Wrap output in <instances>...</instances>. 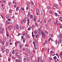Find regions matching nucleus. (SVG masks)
<instances>
[{"label": "nucleus", "instance_id": "obj_33", "mask_svg": "<svg viewBox=\"0 0 62 62\" xmlns=\"http://www.w3.org/2000/svg\"><path fill=\"white\" fill-rule=\"evenodd\" d=\"M6 33H8V29H6Z\"/></svg>", "mask_w": 62, "mask_h": 62}, {"label": "nucleus", "instance_id": "obj_58", "mask_svg": "<svg viewBox=\"0 0 62 62\" xmlns=\"http://www.w3.org/2000/svg\"><path fill=\"white\" fill-rule=\"evenodd\" d=\"M26 10H28V7H26Z\"/></svg>", "mask_w": 62, "mask_h": 62}, {"label": "nucleus", "instance_id": "obj_45", "mask_svg": "<svg viewBox=\"0 0 62 62\" xmlns=\"http://www.w3.org/2000/svg\"><path fill=\"white\" fill-rule=\"evenodd\" d=\"M11 20V19L10 18H8V21H9H9H10Z\"/></svg>", "mask_w": 62, "mask_h": 62}, {"label": "nucleus", "instance_id": "obj_24", "mask_svg": "<svg viewBox=\"0 0 62 62\" xmlns=\"http://www.w3.org/2000/svg\"><path fill=\"white\" fill-rule=\"evenodd\" d=\"M26 58H24L23 61H24V62H26Z\"/></svg>", "mask_w": 62, "mask_h": 62}, {"label": "nucleus", "instance_id": "obj_38", "mask_svg": "<svg viewBox=\"0 0 62 62\" xmlns=\"http://www.w3.org/2000/svg\"><path fill=\"white\" fill-rule=\"evenodd\" d=\"M24 38H23V36H21V39H23Z\"/></svg>", "mask_w": 62, "mask_h": 62}, {"label": "nucleus", "instance_id": "obj_47", "mask_svg": "<svg viewBox=\"0 0 62 62\" xmlns=\"http://www.w3.org/2000/svg\"><path fill=\"white\" fill-rule=\"evenodd\" d=\"M18 58H19V59H22V57H18Z\"/></svg>", "mask_w": 62, "mask_h": 62}, {"label": "nucleus", "instance_id": "obj_62", "mask_svg": "<svg viewBox=\"0 0 62 62\" xmlns=\"http://www.w3.org/2000/svg\"><path fill=\"white\" fill-rule=\"evenodd\" d=\"M50 13L51 14H52L53 13H52V12L51 11H50Z\"/></svg>", "mask_w": 62, "mask_h": 62}, {"label": "nucleus", "instance_id": "obj_40", "mask_svg": "<svg viewBox=\"0 0 62 62\" xmlns=\"http://www.w3.org/2000/svg\"><path fill=\"white\" fill-rule=\"evenodd\" d=\"M37 33L38 32H37V31H35L34 32V33H35V34H37Z\"/></svg>", "mask_w": 62, "mask_h": 62}, {"label": "nucleus", "instance_id": "obj_56", "mask_svg": "<svg viewBox=\"0 0 62 62\" xmlns=\"http://www.w3.org/2000/svg\"><path fill=\"white\" fill-rule=\"evenodd\" d=\"M31 4L32 5H34V3H33V2H31Z\"/></svg>", "mask_w": 62, "mask_h": 62}, {"label": "nucleus", "instance_id": "obj_39", "mask_svg": "<svg viewBox=\"0 0 62 62\" xmlns=\"http://www.w3.org/2000/svg\"><path fill=\"white\" fill-rule=\"evenodd\" d=\"M6 36H7V37H9V35L8 34V33H7L6 34Z\"/></svg>", "mask_w": 62, "mask_h": 62}, {"label": "nucleus", "instance_id": "obj_60", "mask_svg": "<svg viewBox=\"0 0 62 62\" xmlns=\"http://www.w3.org/2000/svg\"><path fill=\"white\" fill-rule=\"evenodd\" d=\"M25 35V33H24V34H23V36H24Z\"/></svg>", "mask_w": 62, "mask_h": 62}, {"label": "nucleus", "instance_id": "obj_19", "mask_svg": "<svg viewBox=\"0 0 62 62\" xmlns=\"http://www.w3.org/2000/svg\"><path fill=\"white\" fill-rule=\"evenodd\" d=\"M30 12H29L28 13V14L27 16L28 17H29V16H30Z\"/></svg>", "mask_w": 62, "mask_h": 62}, {"label": "nucleus", "instance_id": "obj_52", "mask_svg": "<svg viewBox=\"0 0 62 62\" xmlns=\"http://www.w3.org/2000/svg\"><path fill=\"white\" fill-rule=\"evenodd\" d=\"M39 35H40V36L41 35V34H42V33H40V32H39Z\"/></svg>", "mask_w": 62, "mask_h": 62}, {"label": "nucleus", "instance_id": "obj_34", "mask_svg": "<svg viewBox=\"0 0 62 62\" xmlns=\"http://www.w3.org/2000/svg\"><path fill=\"white\" fill-rule=\"evenodd\" d=\"M21 9L22 10V11H23V10H24V9L23 8H21Z\"/></svg>", "mask_w": 62, "mask_h": 62}, {"label": "nucleus", "instance_id": "obj_42", "mask_svg": "<svg viewBox=\"0 0 62 62\" xmlns=\"http://www.w3.org/2000/svg\"><path fill=\"white\" fill-rule=\"evenodd\" d=\"M44 22L45 23H46V19H45L44 20Z\"/></svg>", "mask_w": 62, "mask_h": 62}, {"label": "nucleus", "instance_id": "obj_31", "mask_svg": "<svg viewBox=\"0 0 62 62\" xmlns=\"http://www.w3.org/2000/svg\"><path fill=\"white\" fill-rule=\"evenodd\" d=\"M8 5H10L11 4V3L10 2H8Z\"/></svg>", "mask_w": 62, "mask_h": 62}, {"label": "nucleus", "instance_id": "obj_20", "mask_svg": "<svg viewBox=\"0 0 62 62\" xmlns=\"http://www.w3.org/2000/svg\"><path fill=\"white\" fill-rule=\"evenodd\" d=\"M61 54H60V57H61V58H62V52H61Z\"/></svg>", "mask_w": 62, "mask_h": 62}, {"label": "nucleus", "instance_id": "obj_11", "mask_svg": "<svg viewBox=\"0 0 62 62\" xmlns=\"http://www.w3.org/2000/svg\"><path fill=\"white\" fill-rule=\"evenodd\" d=\"M4 49H5V46H2L1 48V51H3V50H4Z\"/></svg>", "mask_w": 62, "mask_h": 62}, {"label": "nucleus", "instance_id": "obj_27", "mask_svg": "<svg viewBox=\"0 0 62 62\" xmlns=\"http://www.w3.org/2000/svg\"><path fill=\"white\" fill-rule=\"evenodd\" d=\"M6 18H8V17H9V16H8V15H7L6 16Z\"/></svg>", "mask_w": 62, "mask_h": 62}, {"label": "nucleus", "instance_id": "obj_25", "mask_svg": "<svg viewBox=\"0 0 62 62\" xmlns=\"http://www.w3.org/2000/svg\"><path fill=\"white\" fill-rule=\"evenodd\" d=\"M31 27H30L28 29V30L29 31H30V30L31 29Z\"/></svg>", "mask_w": 62, "mask_h": 62}, {"label": "nucleus", "instance_id": "obj_46", "mask_svg": "<svg viewBox=\"0 0 62 62\" xmlns=\"http://www.w3.org/2000/svg\"><path fill=\"white\" fill-rule=\"evenodd\" d=\"M38 36H39V35H38V34H37L36 36V37L37 38H38Z\"/></svg>", "mask_w": 62, "mask_h": 62}, {"label": "nucleus", "instance_id": "obj_28", "mask_svg": "<svg viewBox=\"0 0 62 62\" xmlns=\"http://www.w3.org/2000/svg\"><path fill=\"white\" fill-rule=\"evenodd\" d=\"M33 17V16H32V15H31L30 16V18H31V19H32Z\"/></svg>", "mask_w": 62, "mask_h": 62}, {"label": "nucleus", "instance_id": "obj_41", "mask_svg": "<svg viewBox=\"0 0 62 62\" xmlns=\"http://www.w3.org/2000/svg\"><path fill=\"white\" fill-rule=\"evenodd\" d=\"M20 49H22V45H20Z\"/></svg>", "mask_w": 62, "mask_h": 62}, {"label": "nucleus", "instance_id": "obj_5", "mask_svg": "<svg viewBox=\"0 0 62 62\" xmlns=\"http://www.w3.org/2000/svg\"><path fill=\"white\" fill-rule=\"evenodd\" d=\"M59 42L58 43V44H59V43H61V41H62V39L60 38H59L58 40Z\"/></svg>", "mask_w": 62, "mask_h": 62}, {"label": "nucleus", "instance_id": "obj_9", "mask_svg": "<svg viewBox=\"0 0 62 62\" xmlns=\"http://www.w3.org/2000/svg\"><path fill=\"white\" fill-rule=\"evenodd\" d=\"M45 25L46 28V29H47V30H48V29H49V26H48L47 24H46Z\"/></svg>", "mask_w": 62, "mask_h": 62}, {"label": "nucleus", "instance_id": "obj_10", "mask_svg": "<svg viewBox=\"0 0 62 62\" xmlns=\"http://www.w3.org/2000/svg\"><path fill=\"white\" fill-rule=\"evenodd\" d=\"M16 29L17 30H19V26H18V24H16Z\"/></svg>", "mask_w": 62, "mask_h": 62}, {"label": "nucleus", "instance_id": "obj_26", "mask_svg": "<svg viewBox=\"0 0 62 62\" xmlns=\"http://www.w3.org/2000/svg\"><path fill=\"white\" fill-rule=\"evenodd\" d=\"M17 43H18V44H20L21 43V41H17Z\"/></svg>", "mask_w": 62, "mask_h": 62}, {"label": "nucleus", "instance_id": "obj_53", "mask_svg": "<svg viewBox=\"0 0 62 62\" xmlns=\"http://www.w3.org/2000/svg\"><path fill=\"white\" fill-rule=\"evenodd\" d=\"M55 8H58V6H57V5H55Z\"/></svg>", "mask_w": 62, "mask_h": 62}, {"label": "nucleus", "instance_id": "obj_23", "mask_svg": "<svg viewBox=\"0 0 62 62\" xmlns=\"http://www.w3.org/2000/svg\"><path fill=\"white\" fill-rule=\"evenodd\" d=\"M12 53L13 54H15V50H13Z\"/></svg>", "mask_w": 62, "mask_h": 62}, {"label": "nucleus", "instance_id": "obj_59", "mask_svg": "<svg viewBox=\"0 0 62 62\" xmlns=\"http://www.w3.org/2000/svg\"><path fill=\"white\" fill-rule=\"evenodd\" d=\"M34 21H36V18H34Z\"/></svg>", "mask_w": 62, "mask_h": 62}, {"label": "nucleus", "instance_id": "obj_37", "mask_svg": "<svg viewBox=\"0 0 62 62\" xmlns=\"http://www.w3.org/2000/svg\"><path fill=\"white\" fill-rule=\"evenodd\" d=\"M31 62H34L33 61V59H32V58H31Z\"/></svg>", "mask_w": 62, "mask_h": 62}, {"label": "nucleus", "instance_id": "obj_63", "mask_svg": "<svg viewBox=\"0 0 62 62\" xmlns=\"http://www.w3.org/2000/svg\"><path fill=\"white\" fill-rule=\"evenodd\" d=\"M49 48H48V49H47V52H48L49 51Z\"/></svg>", "mask_w": 62, "mask_h": 62}, {"label": "nucleus", "instance_id": "obj_1", "mask_svg": "<svg viewBox=\"0 0 62 62\" xmlns=\"http://www.w3.org/2000/svg\"><path fill=\"white\" fill-rule=\"evenodd\" d=\"M23 22H24V23H26V21H27V25H29L30 22H29V19L28 18H26L24 19L23 20Z\"/></svg>", "mask_w": 62, "mask_h": 62}, {"label": "nucleus", "instance_id": "obj_51", "mask_svg": "<svg viewBox=\"0 0 62 62\" xmlns=\"http://www.w3.org/2000/svg\"><path fill=\"white\" fill-rule=\"evenodd\" d=\"M27 60H28V61H29V57L28 58H27Z\"/></svg>", "mask_w": 62, "mask_h": 62}, {"label": "nucleus", "instance_id": "obj_6", "mask_svg": "<svg viewBox=\"0 0 62 62\" xmlns=\"http://www.w3.org/2000/svg\"><path fill=\"white\" fill-rule=\"evenodd\" d=\"M38 31H39V32L40 33H42L43 32V31H42L41 29H39L38 30Z\"/></svg>", "mask_w": 62, "mask_h": 62}, {"label": "nucleus", "instance_id": "obj_49", "mask_svg": "<svg viewBox=\"0 0 62 62\" xmlns=\"http://www.w3.org/2000/svg\"><path fill=\"white\" fill-rule=\"evenodd\" d=\"M51 23L52 24H54V22L53 21H52Z\"/></svg>", "mask_w": 62, "mask_h": 62}, {"label": "nucleus", "instance_id": "obj_36", "mask_svg": "<svg viewBox=\"0 0 62 62\" xmlns=\"http://www.w3.org/2000/svg\"><path fill=\"white\" fill-rule=\"evenodd\" d=\"M15 52L16 53H18V51H17V49H15Z\"/></svg>", "mask_w": 62, "mask_h": 62}, {"label": "nucleus", "instance_id": "obj_64", "mask_svg": "<svg viewBox=\"0 0 62 62\" xmlns=\"http://www.w3.org/2000/svg\"><path fill=\"white\" fill-rule=\"evenodd\" d=\"M11 27V25H10L8 27L9 28H10V27Z\"/></svg>", "mask_w": 62, "mask_h": 62}, {"label": "nucleus", "instance_id": "obj_43", "mask_svg": "<svg viewBox=\"0 0 62 62\" xmlns=\"http://www.w3.org/2000/svg\"><path fill=\"white\" fill-rule=\"evenodd\" d=\"M50 36L51 37H53V34H50Z\"/></svg>", "mask_w": 62, "mask_h": 62}, {"label": "nucleus", "instance_id": "obj_35", "mask_svg": "<svg viewBox=\"0 0 62 62\" xmlns=\"http://www.w3.org/2000/svg\"><path fill=\"white\" fill-rule=\"evenodd\" d=\"M17 43H17V42L15 43V45L16 46H17Z\"/></svg>", "mask_w": 62, "mask_h": 62}, {"label": "nucleus", "instance_id": "obj_18", "mask_svg": "<svg viewBox=\"0 0 62 62\" xmlns=\"http://www.w3.org/2000/svg\"><path fill=\"white\" fill-rule=\"evenodd\" d=\"M26 40V38H24L23 39V43H24L25 42V41Z\"/></svg>", "mask_w": 62, "mask_h": 62}, {"label": "nucleus", "instance_id": "obj_30", "mask_svg": "<svg viewBox=\"0 0 62 62\" xmlns=\"http://www.w3.org/2000/svg\"><path fill=\"white\" fill-rule=\"evenodd\" d=\"M19 28L20 29V30H22L23 29L22 28V27L21 26H20L19 27Z\"/></svg>", "mask_w": 62, "mask_h": 62}, {"label": "nucleus", "instance_id": "obj_4", "mask_svg": "<svg viewBox=\"0 0 62 62\" xmlns=\"http://www.w3.org/2000/svg\"><path fill=\"white\" fill-rule=\"evenodd\" d=\"M42 35L44 39H45L46 38L45 36H46V35H45V33L44 32L42 33Z\"/></svg>", "mask_w": 62, "mask_h": 62}, {"label": "nucleus", "instance_id": "obj_16", "mask_svg": "<svg viewBox=\"0 0 62 62\" xmlns=\"http://www.w3.org/2000/svg\"><path fill=\"white\" fill-rule=\"evenodd\" d=\"M8 42H6V44H5V46H6V47H7L8 46Z\"/></svg>", "mask_w": 62, "mask_h": 62}, {"label": "nucleus", "instance_id": "obj_50", "mask_svg": "<svg viewBox=\"0 0 62 62\" xmlns=\"http://www.w3.org/2000/svg\"><path fill=\"white\" fill-rule=\"evenodd\" d=\"M9 12L11 13H12V11H11V10L10 9L9 10Z\"/></svg>", "mask_w": 62, "mask_h": 62}, {"label": "nucleus", "instance_id": "obj_29", "mask_svg": "<svg viewBox=\"0 0 62 62\" xmlns=\"http://www.w3.org/2000/svg\"><path fill=\"white\" fill-rule=\"evenodd\" d=\"M36 25L37 26V27H38L39 26V24L37 23H35Z\"/></svg>", "mask_w": 62, "mask_h": 62}, {"label": "nucleus", "instance_id": "obj_48", "mask_svg": "<svg viewBox=\"0 0 62 62\" xmlns=\"http://www.w3.org/2000/svg\"><path fill=\"white\" fill-rule=\"evenodd\" d=\"M15 54H16V56L17 55H18V53H16Z\"/></svg>", "mask_w": 62, "mask_h": 62}, {"label": "nucleus", "instance_id": "obj_8", "mask_svg": "<svg viewBox=\"0 0 62 62\" xmlns=\"http://www.w3.org/2000/svg\"><path fill=\"white\" fill-rule=\"evenodd\" d=\"M50 52L51 54H52V55L54 56V55H55V53H54V54H53V51H50Z\"/></svg>", "mask_w": 62, "mask_h": 62}, {"label": "nucleus", "instance_id": "obj_22", "mask_svg": "<svg viewBox=\"0 0 62 62\" xmlns=\"http://www.w3.org/2000/svg\"><path fill=\"white\" fill-rule=\"evenodd\" d=\"M56 58V59H55ZM57 58V57L56 56H54V57H53V59L55 60H56V59Z\"/></svg>", "mask_w": 62, "mask_h": 62}, {"label": "nucleus", "instance_id": "obj_44", "mask_svg": "<svg viewBox=\"0 0 62 62\" xmlns=\"http://www.w3.org/2000/svg\"><path fill=\"white\" fill-rule=\"evenodd\" d=\"M10 60H11L10 59V58H9L8 60V61H9V62H10Z\"/></svg>", "mask_w": 62, "mask_h": 62}, {"label": "nucleus", "instance_id": "obj_57", "mask_svg": "<svg viewBox=\"0 0 62 62\" xmlns=\"http://www.w3.org/2000/svg\"><path fill=\"white\" fill-rule=\"evenodd\" d=\"M32 36L33 37H34H34H35V35H34V34H33L32 35Z\"/></svg>", "mask_w": 62, "mask_h": 62}, {"label": "nucleus", "instance_id": "obj_17", "mask_svg": "<svg viewBox=\"0 0 62 62\" xmlns=\"http://www.w3.org/2000/svg\"><path fill=\"white\" fill-rule=\"evenodd\" d=\"M6 52L7 53H8L9 52V50H8V49H6Z\"/></svg>", "mask_w": 62, "mask_h": 62}, {"label": "nucleus", "instance_id": "obj_54", "mask_svg": "<svg viewBox=\"0 0 62 62\" xmlns=\"http://www.w3.org/2000/svg\"><path fill=\"white\" fill-rule=\"evenodd\" d=\"M2 30H1L0 31V33H1V34H2Z\"/></svg>", "mask_w": 62, "mask_h": 62}, {"label": "nucleus", "instance_id": "obj_13", "mask_svg": "<svg viewBox=\"0 0 62 62\" xmlns=\"http://www.w3.org/2000/svg\"><path fill=\"white\" fill-rule=\"evenodd\" d=\"M47 9H50H50H52V8L50 6H47Z\"/></svg>", "mask_w": 62, "mask_h": 62}, {"label": "nucleus", "instance_id": "obj_61", "mask_svg": "<svg viewBox=\"0 0 62 62\" xmlns=\"http://www.w3.org/2000/svg\"><path fill=\"white\" fill-rule=\"evenodd\" d=\"M36 11L37 12H38V9H36Z\"/></svg>", "mask_w": 62, "mask_h": 62}, {"label": "nucleus", "instance_id": "obj_14", "mask_svg": "<svg viewBox=\"0 0 62 62\" xmlns=\"http://www.w3.org/2000/svg\"><path fill=\"white\" fill-rule=\"evenodd\" d=\"M60 36H59V38H62V34H61V33H60Z\"/></svg>", "mask_w": 62, "mask_h": 62}, {"label": "nucleus", "instance_id": "obj_32", "mask_svg": "<svg viewBox=\"0 0 62 62\" xmlns=\"http://www.w3.org/2000/svg\"><path fill=\"white\" fill-rule=\"evenodd\" d=\"M18 5H17L18 6H20V2H18Z\"/></svg>", "mask_w": 62, "mask_h": 62}, {"label": "nucleus", "instance_id": "obj_15", "mask_svg": "<svg viewBox=\"0 0 62 62\" xmlns=\"http://www.w3.org/2000/svg\"><path fill=\"white\" fill-rule=\"evenodd\" d=\"M19 7H17L16 9V11H18L19 10Z\"/></svg>", "mask_w": 62, "mask_h": 62}, {"label": "nucleus", "instance_id": "obj_55", "mask_svg": "<svg viewBox=\"0 0 62 62\" xmlns=\"http://www.w3.org/2000/svg\"><path fill=\"white\" fill-rule=\"evenodd\" d=\"M34 48H35V47H36V44H34Z\"/></svg>", "mask_w": 62, "mask_h": 62}, {"label": "nucleus", "instance_id": "obj_3", "mask_svg": "<svg viewBox=\"0 0 62 62\" xmlns=\"http://www.w3.org/2000/svg\"><path fill=\"white\" fill-rule=\"evenodd\" d=\"M26 53H28V54H31V52L29 51V49H28L27 48H26Z\"/></svg>", "mask_w": 62, "mask_h": 62}, {"label": "nucleus", "instance_id": "obj_2", "mask_svg": "<svg viewBox=\"0 0 62 62\" xmlns=\"http://www.w3.org/2000/svg\"><path fill=\"white\" fill-rule=\"evenodd\" d=\"M42 60V57H40L36 60V62H40Z\"/></svg>", "mask_w": 62, "mask_h": 62}, {"label": "nucleus", "instance_id": "obj_7", "mask_svg": "<svg viewBox=\"0 0 62 62\" xmlns=\"http://www.w3.org/2000/svg\"><path fill=\"white\" fill-rule=\"evenodd\" d=\"M41 15L42 16H44V12L43 11H42L41 12Z\"/></svg>", "mask_w": 62, "mask_h": 62}, {"label": "nucleus", "instance_id": "obj_12", "mask_svg": "<svg viewBox=\"0 0 62 62\" xmlns=\"http://www.w3.org/2000/svg\"><path fill=\"white\" fill-rule=\"evenodd\" d=\"M27 4L28 6H29L30 5V3L29 2H27Z\"/></svg>", "mask_w": 62, "mask_h": 62}, {"label": "nucleus", "instance_id": "obj_21", "mask_svg": "<svg viewBox=\"0 0 62 62\" xmlns=\"http://www.w3.org/2000/svg\"><path fill=\"white\" fill-rule=\"evenodd\" d=\"M54 15L56 17L57 16L58 14L56 13H55L54 14Z\"/></svg>", "mask_w": 62, "mask_h": 62}]
</instances>
